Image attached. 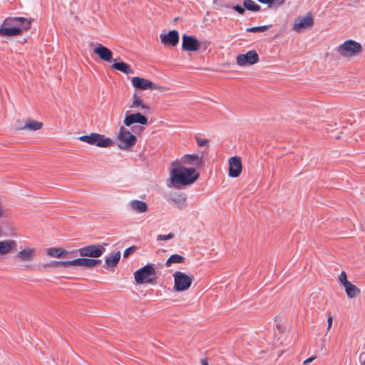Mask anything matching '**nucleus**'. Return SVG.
Segmentation results:
<instances>
[{"mask_svg":"<svg viewBox=\"0 0 365 365\" xmlns=\"http://www.w3.org/2000/svg\"><path fill=\"white\" fill-rule=\"evenodd\" d=\"M170 173V182L175 186L188 185L194 183L199 178V173L194 167L187 168L182 165H172Z\"/></svg>","mask_w":365,"mask_h":365,"instance_id":"1","label":"nucleus"},{"mask_svg":"<svg viewBox=\"0 0 365 365\" xmlns=\"http://www.w3.org/2000/svg\"><path fill=\"white\" fill-rule=\"evenodd\" d=\"M155 275L156 270L155 267L150 264H146L145 266L136 270L133 274L135 281L138 284H155Z\"/></svg>","mask_w":365,"mask_h":365,"instance_id":"2","label":"nucleus"},{"mask_svg":"<svg viewBox=\"0 0 365 365\" xmlns=\"http://www.w3.org/2000/svg\"><path fill=\"white\" fill-rule=\"evenodd\" d=\"M336 52L343 58H351L359 55L361 51V45L354 41L347 40L336 48Z\"/></svg>","mask_w":365,"mask_h":365,"instance_id":"3","label":"nucleus"},{"mask_svg":"<svg viewBox=\"0 0 365 365\" xmlns=\"http://www.w3.org/2000/svg\"><path fill=\"white\" fill-rule=\"evenodd\" d=\"M117 145L121 150H130L136 143L137 138L131 132L121 126L116 138Z\"/></svg>","mask_w":365,"mask_h":365,"instance_id":"4","label":"nucleus"},{"mask_svg":"<svg viewBox=\"0 0 365 365\" xmlns=\"http://www.w3.org/2000/svg\"><path fill=\"white\" fill-rule=\"evenodd\" d=\"M78 140L89 145L100 148H109L114 144L113 141L110 138H106L103 135L96 133L81 135L78 138Z\"/></svg>","mask_w":365,"mask_h":365,"instance_id":"5","label":"nucleus"},{"mask_svg":"<svg viewBox=\"0 0 365 365\" xmlns=\"http://www.w3.org/2000/svg\"><path fill=\"white\" fill-rule=\"evenodd\" d=\"M101 262L100 259H95L91 258H86V257H81L73 260L66 262H57L53 263L54 265H63V267H79L87 269L93 268L99 265Z\"/></svg>","mask_w":365,"mask_h":365,"instance_id":"6","label":"nucleus"},{"mask_svg":"<svg viewBox=\"0 0 365 365\" xmlns=\"http://www.w3.org/2000/svg\"><path fill=\"white\" fill-rule=\"evenodd\" d=\"M174 289L177 292H185L192 285L193 277L185 272L176 271L173 274Z\"/></svg>","mask_w":365,"mask_h":365,"instance_id":"7","label":"nucleus"},{"mask_svg":"<svg viewBox=\"0 0 365 365\" xmlns=\"http://www.w3.org/2000/svg\"><path fill=\"white\" fill-rule=\"evenodd\" d=\"M107 243L101 245H90L80 248L78 252L81 257H86L92 258L100 257L105 251V247Z\"/></svg>","mask_w":365,"mask_h":365,"instance_id":"8","label":"nucleus"},{"mask_svg":"<svg viewBox=\"0 0 365 365\" xmlns=\"http://www.w3.org/2000/svg\"><path fill=\"white\" fill-rule=\"evenodd\" d=\"M259 61V55L255 50L249 51L245 54H239L236 57V63L239 66H252Z\"/></svg>","mask_w":365,"mask_h":365,"instance_id":"9","label":"nucleus"},{"mask_svg":"<svg viewBox=\"0 0 365 365\" xmlns=\"http://www.w3.org/2000/svg\"><path fill=\"white\" fill-rule=\"evenodd\" d=\"M4 24L19 28L23 34L24 31L30 29L31 20L24 17H9L4 19Z\"/></svg>","mask_w":365,"mask_h":365,"instance_id":"10","label":"nucleus"},{"mask_svg":"<svg viewBox=\"0 0 365 365\" xmlns=\"http://www.w3.org/2000/svg\"><path fill=\"white\" fill-rule=\"evenodd\" d=\"M314 24V19L312 14H307L305 16H299L295 19L293 24V30L296 32H302L304 30L312 28Z\"/></svg>","mask_w":365,"mask_h":365,"instance_id":"11","label":"nucleus"},{"mask_svg":"<svg viewBox=\"0 0 365 365\" xmlns=\"http://www.w3.org/2000/svg\"><path fill=\"white\" fill-rule=\"evenodd\" d=\"M201 47V43L194 36L182 35V48L185 51H197Z\"/></svg>","mask_w":365,"mask_h":365,"instance_id":"12","label":"nucleus"},{"mask_svg":"<svg viewBox=\"0 0 365 365\" xmlns=\"http://www.w3.org/2000/svg\"><path fill=\"white\" fill-rule=\"evenodd\" d=\"M202 156L198 155L186 154L180 160L174 161L172 165H182L183 166L190 165L192 167H199L202 163Z\"/></svg>","mask_w":365,"mask_h":365,"instance_id":"13","label":"nucleus"},{"mask_svg":"<svg viewBox=\"0 0 365 365\" xmlns=\"http://www.w3.org/2000/svg\"><path fill=\"white\" fill-rule=\"evenodd\" d=\"M242 170L241 158L234 156L229 159V175L232 178L238 177Z\"/></svg>","mask_w":365,"mask_h":365,"instance_id":"14","label":"nucleus"},{"mask_svg":"<svg viewBox=\"0 0 365 365\" xmlns=\"http://www.w3.org/2000/svg\"><path fill=\"white\" fill-rule=\"evenodd\" d=\"M36 252L34 247H26L16 254V258L21 262H32L36 258Z\"/></svg>","mask_w":365,"mask_h":365,"instance_id":"15","label":"nucleus"},{"mask_svg":"<svg viewBox=\"0 0 365 365\" xmlns=\"http://www.w3.org/2000/svg\"><path fill=\"white\" fill-rule=\"evenodd\" d=\"M123 123L126 126H130L134 123H139L140 125H147L148 123V118L140 113H135L126 115Z\"/></svg>","mask_w":365,"mask_h":365,"instance_id":"16","label":"nucleus"},{"mask_svg":"<svg viewBox=\"0 0 365 365\" xmlns=\"http://www.w3.org/2000/svg\"><path fill=\"white\" fill-rule=\"evenodd\" d=\"M160 38L163 44L175 46L179 42V33L176 30H172L168 34H160Z\"/></svg>","mask_w":365,"mask_h":365,"instance_id":"17","label":"nucleus"},{"mask_svg":"<svg viewBox=\"0 0 365 365\" xmlns=\"http://www.w3.org/2000/svg\"><path fill=\"white\" fill-rule=\"evenodd\" d=\"M17 249V242L14 240L8 239L0 241V257L7 255Z\"/></svg>","mask_w":365,"mask_h":365,"instance_id":"18","label":"nucleus"},{"mask_svg":"<svg viewBox=\"0 0 365 365\" xmlns=\"http://www.w3.org/2000/svg\"><path fill=\"white\" fill-rule=\"evenodd\" d=\"M93 52L96 54L101 60L107 62H110L113 59V53L107 47L104 46L101 43H97L93 48Z\"/></svg>","mask_w":365,"mask_h":365,"instance_id":"19","label":"nucleus"},{"mask_svg":"<svg viewBox=\"0 0 365 365\" xmlns=\"http://www.w3.org/2000/svg\"><path fill=\"white\" fill-rule=\"evenodd\" d=\"M131 83L133 87H135L136 89L145 91V90H150V88L152 86V81L143 78L141 77H133L131 78Z\"/></svg>","mask_w":365,"mask_h":365,"instance_id":"20","label":"nucleus"},{"mask_svg":"<svg viewBox=\"0 0 365 365\" xmlns=\"http://www.w3.org/2000/svg\"><path fill=\"white\" fill-rule=\"evenodd\" d=\"M21 31L19 28L12 27L4 24V21L0 26V36L11 37L21 35Z\"/></svg>","mask_w":365,"mask_h":365,"instance_id":"21","label":"nucleus"},{"mask_svg":"<svg viewBox=\"0 0 365 365\" xmlns=\"http://www.w3.org/2000/svg\"><path fill=\"white\" fill-rule=\"evenodd\" d=\"M129 207L133 212L137 214H143L147 212L148 206L147 204L139 200H133L128 203Z\"/></svg>","mask_w":365,"mask_h":365,"instance_id":"22","label":"nucleus"},{"mask_svg":"<svg viewBox=\"0 0 365 365\" xmlns=\"http://www.w3.org/2000/svg\"><path fill=\"white\" fill-rule=\"evenodd\" d=\"M46 252L49 257L54 258H66L70 254L75 252L74 251L68 252L61 247H50L46 249Z\"/></svg>","mask_w":365,"mask_h":365,"instance_id":"23","label":"nucleus"},{"mask_svg":"<svg viewBox=\"0 0 365 365\" xmlns=\"http://www.w3.org/2000/svg\"><path fill=\"white\" fill-rule=\"evenodd\" d=\"M168 200L174 202L179 209L182 210L186 206L187 195L185 193L171 194Z\"/></svg>","mask_w":365,"mask_h":365,"instance_id":"24","label":"nucleus"},{"mask_svg":"<svg viewBox=\"0 0 365 365\" xmlns=\"http://www.w3.org/2000/svg\"><path fill=\"white\" fill-rule=\"evenodd\" d=\"M133 101L130 106V108L132 109L134 108H140L145 110H149L150 106L144 103L143 99L136 93H134L133 96Z\"/></svg>","mask_w":365,"mask_h":365,"instance_id":"25","label":"nucleus"},{"mask_svg":"<svg viewBox=\"0 0 365 365\" xmlns=\"http://www.w3.org/2000/svg\"><path fill=\"white\" fill-rule=\"evenodd\" d=\"M344 287L347 297L349 299L355 298L361 294V289L351 282Z\"/></svg>","mask_w":365,"mask_h":365,"instance_id":"26","label":"nucleus"},{"mask_svg":"<svg viewBox=\"0 0 365 365\" xmlns=\"http://www.w3.org/2000/svg\"><path fill=\"white\" fill-rule=\"evenodd\" d=\"M112 68L125 74L133 73L131 66L123 61L114 63L112 65Z\"/></svg>","mask_w":365,"mask_h":365,"instance_id":"27","label":"nucleus"},{"mask_svg":"<svg viewBox=\"0 0 365 365\" xmlns=\"http://www.w3.org/2000/svg\"><path fill=\"white\" fill-rule=\"evenodd\" d=\"M43 123L36 120H28L24 127L19 128V130H28L35 131L41 129Z\"/></svg>","mask_w":365,"mask_h":365,"instance_id":"28","label":"nucleus"},{"mask_svg":"<svg viewBox=\"0 0 365 365\" xmlns=\"http://www.w3.org/2000/svg\"><path fill=\"white\" fill-rule=\"evenodd\" d=\"M120 259V251H118L114 255L107 257L106 258L105 262L108 267H115L118 264Z\"/></svg>","mask_w":365,"mask_h":365,"instance_id":"29","label":"nucleus"},{"mask_svg":"<svg viewBox=\"0 0 365 365\" xmlns=\"http://www.w3.org/2000/svg\"><path fill=\"white\" fill-rule=\"evenodd\" d=\"M185 262V257L178 254L172 255L166 261L165 266L170 267L172 264H182Z\"/></svg>","mask_w":365,"mask_h":365,"instance_id":"30","label":"nucleus"},{"mask_svg":"<svg viewBox=\"0 0 365 365\" xmlns=\"http://www.w3.org/2000/svg\"><path fill=\"white\" fill-rule=\"evenodd\" d=\"M243 4L248 11H259L261 9V6L252 0H245Z\"/></svg>","mask_w":365,"mask_h":365,"instance_id":"31","label":"nucleus"},{"mask_svg":"<svg viewBox=\"0 0 365 365\" xmlns=\"http://www.w3.org/2000/svg\"><path fill=\"white\" fill-rule=\"evenodd\" d=\"M259 3L267 4L268 7H271L272 4H276L277 6L282 5L285 0H257Z\"/></svg>","mask_w":365,"mask_h":365,"instance_id":"32","label":"nucleus"},{"mask_svg":"<svg viewBox=\"0 0 365 365\" xmlns=\"http://www.w3.org/2000/svg\"><path fill=\"white\" fill-rule=\"evenodd\" d=\"M269 28V26H255L247 28L246 31L250 33L253 32H264L266 31Z\"/></svg>","mask_w":365,"mask_h":365,"instance_id":"33","label":"nucleus"},{"mask_svg":"<svg viewBox=\"0 0 365 365\" xmlns=\"http://www.w3.org/2000/svg\"><path fill=\"white\" fill-rule=\"evenodd\" d=\"M339 283L343 286L345 287L348 284L350 283L349 281L347 279V275L345 271H342L341 274H339L338 277Z\"/></svg>","mask_w":365,"mask_h":365,"instance_id":"34","label":"nucleus"},{"mask_svg":"<svg viewBox=\"0 0 365 365\" xmlns=\"http://www.w3.org/2000/svg\"><path fill=\"white\" fill-rule=\"evenodd\" d=\"M136 249V246L134 245L127 248L123 252V257L127 258L131 253L135 251Z\"/></svg>","mask_w":365,"mask_h":365,"instance_id":"35","label":"nucleus"},{"mask_svg":"<svg viewBox=\"0 0 365 365\" xmlns=\"http://www.w3.org/2000/svg\"><path fill=\"white\" fill-rule=\"evenodd\" d=\"M150 90H158L159 91L164 92L167 91L168 88L164 86L155 84L152 82V86L150 88Z\"/></svg>","mask_w":365,"mask_h":365,"instance_id":"36","label":"nucleus"},{"mask_svg":"<svg viewBox=\"0 0 365 365\" xmlns=\"http://www.w3.org/2000/svg\"><path fill=\"white\" fill-rule=\"evenodd\" d=\"M195 139H196L198 146H200V147L205 146L208 143L207 139H202L199 137H195Z\"/></svg>","mask_w":365,"mask_h":365,"instance_id":"37","label":"nucleus"},{"mask_svg":"<svg viewBox=\"0 0 365 365\" xmlns=\"http://www.w3.org/2000/svg\"><path fill=\"white\" fill-rule=\"evenodd\" d=\"M174 237V235L173 233H169L166 235H160L158 236V240H170L172 238H173Z\"/></svg>","mask_w":365,"mask_h":365,"instance_id":"38","label":"nucleus"},{"mask_svg":"<svg viewBox=\"0 0 365 365\" xmlns=\"http://www.w3.org/2000/svg\"><path fill=\"white\" fill-rule=\"evenodd\" d=\"M333 316L331 314L328 315L327 318V331H329L332 326Z\"/></svg>","mask_w":365,"mask_h":365,"instance_id":"39","label":"nucleus"},{"mask_svg":"<svg viewBox=\"0 0 365 365\" xmlns=\"http://www.w3.org/2000/svg\"><path fill=\"white\" fill-rule=\"evenodd\" d=\"M233 9L235 11H236L237 13H239L240 14H244V13L245 11L244 8H242V6H238V5L233 6Z\"/></svg>","mask_w":365,"mask_h":365,"instance_id":"40","label":"nucleus"},{"mask_svg":"<svg viewBox=\"0 0 365 365\" xmlns=\"http://www.w3.org/2000/svg\"><path fill=\"white\" fill-rule=\"evenodd\" d=\"M58 261H53L50 263H47V264H44L43 265V267H63V265H54L53 263L55 262H57Z\"/></svg>","mask_w":365,"mask_h":365,"instance_id":"41","label":"nucleus"},{"mask_svg":"<svg viewBox=\"0 0 365 365\" xmlns=\"http://www.w3.org/2000/svg\"><path fill=\"white\" fill-rule=\"evenodd\" d=\"M315 359H316V356H310L309 358L304 360L303 363H304V364H308L309 363L313 361Z\"/></svg>","mask_w":365,"mask_h":365,"instance_id":"42","label":"nucleus"},{"mask_svg":"<svg viewBox=\"0 0 365 365\" xmlns=\"http://www.w3.org/2000/svg\"><path fill=\"white\" fill-rule=\"evenodd\" d=\"M201 364L202 365H209L207 359H201Z\"/></svg>","mask_w":365,"mask_h":365,"instance_id":"43","label":"nucleus"},{"mask_svg":"<svg viewBox=\"0 0 365 365\" xmlns=\"http://www.w3.org/2000/svg\"><path fill=\"white\" fill-rule=\"evenodd\" d=\"M361 365H365V359L361 362Z\"/></svg>","mask_w":365,"mask_h":365,"instance_id":"44","label":"nucleus"}]
</instances>
